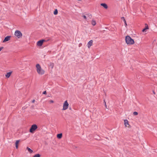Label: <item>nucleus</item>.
<instances>
[{
	"mask_svg": "<svg viewBox=\"0 0 157 157\" xmlns=\"http://www.w3.org/2000/svg\"><path fill=\"white\" fill-rule=\"evenodd\" d=\"M36 70L38 74L39 75H42L45 73V71L42 69L40 66L39 64H37L36 66Z\"/></svg>",
	"mask_w": 157,
	"mask_h": 157,
	"instance_id": "1",
	"label": "nucleus"
},
{
	"mask_svg": "<svg viewBox=\"0 0 157 157\" xmlns=\"http://www.w3.org/2000/svg\"><path fill=\"white\" fill-rule=\"evenodd\" d=\"M125 40L126 44L128 45H132L135 43L134 40L129 36H126Z\"/></svg>",
	"mask_w": 157,
	"mask_h": 157,
	"instance_id": "2",
	"label": "nucleus"
},
{
	"mask_svg": "<svg viewBox=\"0 0 157 157\" xmlns=\"http://www.w3.org/2000/svg\"><path fill=\"white\" fill-rule=\"evenodd\" d=\"M14 35L18 38H21L22 35L21 32L19 30H16L15 31Z\"/></svg>",
	"mask_w": 157,
	"mask_h": 157,
	"instance_id": "3",
	"label": "nucleus"
},
{
	"mask_svg": "<svg viewBox=\"0 0 157 157\" xmlns=\"http://www.w3.org/2000/svg\"><path fill=\"white\" fill-rule=\"evenodd\" d=\"M69 106V104L67 101H66L64 102L63 105V108L62 109L63 110H65L67 109Z\"/></svg>",
	"mask_w": 157,
	"mask_h": 157,
	"instance_id": "4",
	"label": "nucleus"
},
{
	"mask_svg": "<svg viewBox=\"0 0 157 157\" xmlns=\"http://www.w3.org/2000/svg\"><path fill=\"white\" fill-rule=\"evenodd\" d=\"M37 128V125L36 124H34L32 125L29 131L31 133H33V132Z\"/></svg>",
	"mask_w": 157,
	"mask_h": 157,
	"instance_id": "5",
	"label": "nucleus"
},
{
	"mask_svg": "<svg viewBox=\"0 0 157 157\" xmlns=\"http://www.w3.org/2000/svg\"><path fill=\"white\" fill-rule=\"evenodd\" d=\"M47 41H46L45 40H40L38 41L36 43V45L37 46H41L44 42H46Z\"/></svg>",
	"mask_w": 157,
	"mask_h": 157,
	"instance_id": "6",
	"label": "nucleus"
},
{
	"mask_svg": "<svg viewBox=\"0 0 157 157\" xmlns=\"http://www.w3.org/2000/svg\"><path fill=\"white\" fill-rule=\"evenodd\" d=\"M124 124L125 127H128L129 128H131V126L129 124V122L127 120H124Z\"/></svg>",
	"mask_w": 157,
	"mask_h": 157,
	"instance_id": "7",
	"label": "nucleus"
},
{
	"mask_svg": "<svg viewBox=\"0 0 157 157\" xmlns=\"http://www.w3.org/2000/svg\"><path fill=\"white\" fill-rule=\"evenodd\" d=\"M11 37V36H7L6 37L4 40L3 41V42H5L6 41H7L9 40H10V38Z\"/></svg>",
	"mask_w": 157,
	"mask_h": 157,
	"instance_id": "8",
	"label": "nucleus"
},
{
	"mask_svg": "<svg viewBox=\"0 0 157 157\" xmlns=\"http://www.w3.org/2000/svg\"><path fill=\"white\" fill-rule=\"evenodd\" d=\"M93 41L92 40H90L87 44V47L88 48H90V47L92 45Z\"/></svg>",
	"mask_w": 157,
	"mask_h": 157,
	"instance_id": "9",
	"label": "nucleus"
},
{
	"mask_svg": "<svg viewBox=\"0 0 157 157\" xmlns=\"http://www.w3.org/2000/svg\"><path fill=\"white\" fill-rule=\"evenodd\" d=\"M100 5L103 7L105 9H107L108 8L107 5L105 3H102Z\"/></svg>",
	"mask_w": 157,
	"mask_h": 157,
	"instance_id": "10",
	"label": "nucleus"
},
{
	"mask_svg": "<svg viewBox=\"0 0 157 157\" xmlns=\"http://www.w3.org/2000/svg\"><path fill=\"white\" fill-rule=\"evenodd\" d=\"M20 141V140H17L16 141L15 143V147L17 149L18 148V144Z\"/></svg>",
	"mask_w": 157,
	"mask_h": 157,
	"instance_id": "11",
	"label": "nucleus"
},
{
	"mask_svg": "<svg viewBox=\"0 0 157 157\" xmlns=\"http://www.w3.org/2000/svg\"><path fill=\"white\" fill-rule=\"evenodd\" d=\"M12 73V71L7 73L5 75L6 77L7 78H9L10 77Z\"/></svg>",
	"mask_w": 157,
	"mask_h": 157,
	"instance_id": "12",
	"label": "nucleus"
},
{
	"mask_svg": "<svg viewBox=\"0 0 157 157\" xmlns=\"http://www.w3.org/2000/svg\"><path fill=\"white\" fill-rule=\"evenodd\" d=\"M145 28L144 29H143V30L142 31L143 32H145V30L146 29H149L148 25H147V24H145Z\"/></svg>",
	"mask_w": 157,
	"mask_h": 157,
	"instance_id": "13",
	"label": "nucleus"
},
{
	"mask_svg": "<svg viewBox=\"0 0 157 157\" xmlns=\"http://www.w3.org/2000/svg\"><path fill=\"white\" fill-rule=\"evenodd\" d=\"M54 66V64L52 63H50L49 65V66L52 69L53 68Z\"/></svg>",
	"mask_w": 157,
	"mask_h": 157,
	"instance_id": "14",
	"label": "nucleus"
},
{
	"mask_svg": "<svg viewBox=\"0 0 157 157\" xmlns=\"http://www.w3.org/2000/svg\"><path fill=\"white\" fill-rule=\"evenodd\" d=\"M62 136V133L58 134L57 136V138L58 139H61Z\"/></svg>",
	"mask_w": 157,
	"mask_h": 157,
	"instance_id": "15",
	"label": "nucleus"
},
{
	"mask_svg": "<svg viewBox=\"0 0 157 157\" xmlns=\"http://www.w3.org/2000/svg\"><path fill=\"white\" fill-rule=\"evenodd\" d=\"M91 24L93 25L94 26L96 25V22L95 21L92 20L91 22Z\"/></svg>",
	"mask_w": 157,
	"mask_h": 157,
	"instance_id": "16",
	"label": "nucleus"
},
{
	"mask_svg": "<svg viewBox=\"0 0 157 157\" xmlns=\"http://www.w3.org/2000/svg\"><path fill=\"white\" fill-rule=\"evenodd\" d=\"M27 149L28 150V151L30 153H32L33 152V150L29 147H27Z\"/></svg>",
	"mask_w": 157,
	"mask_h": 157,
	"instance_id": "17",
	"label": "nucleus"
},
{
	"mask_svg": "<svg viewBox=\"0 0 157 157\" xmlns=\"http://www.w3.org/2000/svg\"><path fill=\"white\" fill-rule=\"evenodd\" d=\"M58 13V10L57 9H56L54 12V14L56 15Z\"/></svg>",
	"mask_w": 157,
	"mask_h": 157,
	"instance_id": "18",
	"label": "nucleus"
},
{
	"mask_svg": "<svg viewBox=\"0 0 157 157\" xmlns=\"http://www.w3.org/2000/svg\"><path fill=\"white\" fill-rule=\"evenodd\" d=\"M33 157H40V155L39 154H36Z\"/></svg>",
	"mask_w": 157,
	"mask_h": 157,
	"instance_id": "19",
	"label": "nucleus"
},
{
	"mask_svg": "<svg viewBox=\"0 0 157 157\" xmlns=\"http://www.w3.org/2000/svg\"><path fill=\"white\" fill-rule=\"evenodd\" d=\"M133 114L134 115H138V113L137 112H134L133 113Z\"/></svg>",
	"mask_w": 157,
	"mask_h": 157,
	"instance_id": "20",
	"label": "nucleus"
},
{
	"mask_svg": "<svg viewBox=\"0 0 157 157\" xmlns=\"http://www.w3.org/2000/svg\"><path fill=\"white\" fill-rule=\"evenodd\" d=\"M49 102L50 103H53L54 102V101L53 100H50L49 101Z\"/></svg>",
	"mask_w": 157,
	"mask_h": 157,
	"instance_id": "21",
	"label": "nucleus"
},
{
	"mask_svg": "<svg viewBox=\"0 0 157 157\" xmlns=\"http://www.w3.org/2000/svg\"><path fill=\"white\" fill-rule=\"evenodd\" d=\"M82 17H83V18L85 19H86V16L85 15H83V16Z\"/></svg>",
	"mask_w": 157,
	"mask_h": 157,
	"instance_id": "22",
	"label": "nucleus"
},
{
	"mask_svg": "<svg viewBox=\"0 0 157 157\" xmlns=\"http://www.w3.org/2000/svg\"><path fill=\"white\" fill-rule=\"evenodd\" d=\"M43 94H46V91H44L43 92Z\"/></svg>",
	"mask_w": 157,
	"mask_h": 157,
	"instance_id": "23",
	"label": "nucleus"
},
{
	"mask_svg": "<svg viewBox=\"0 0 157 157\" xmlns=\"http://www.w3.org/2000/svg\"><path fill=\"white\" fill-rule=\"evenodd\" d=\"M3 47H0V52L3 49Z\"/></svg>",
	"mask_w": 157,
	"mask_h": 157,
	"instance_id": "24",
	"label": "nucleus"
},
{
	"mask_svg": "<svg viewBox=\"0 0 157 157\" xmlns=\"http://www.w3.org/2000/svg\"><path fill=\"white\" fill-rule=\"evenodd\" d=\"M124 23H125V24L126 25H127V24H126V21L125 20V19H124Z\"/></svg>",
	"mask_w": 157,
	"mask_h": 157,
	"instance_id": "25",
	"label": "nucleus"
},
{
	"mask_svg": "<svg viewBox=\"0 0 157 157\" xmlns=\"http://www.w3.org/2000/svg\"><path fill=\"white\" fill-rule=\"evenodd\" d=\"M34 101H35V100H33V101H32V102H33V103H34Z\"/></svg>",
	"mask_w": 157,
	"mask_h": 157,
	"instance_id": "26",
	"label": "nucleus"
},
{
	"mask_svg": "<svg viewBox=\"0 0 157 157\" xmlns=\"http://www.w3.org/2000/svg\"><path fill=\"white\" fill-rule=\"evenodd\" d=\"M81 44H80H80H79V46H81Z\"/></svg>",
	"mask_w": 157,
	"mask_h": 157,
	"instance_id": "27",
	"label": "nucleus"
},
{
	"mask_svg": "<svg viewBox=\"0 0 157 157\" xmlns=\"http://www.w3.org/2000/svg\"><path fill=\"white\" fill-rule=\"evenodd\" d=\"M81 44H80H80H79V46H81Z\"/></svg>",
	"mask_w": 157,
	"mask_h": 157,
	"instance_id": "28",
	"label": "nucleus"
},
{
	"mask_svg": "<svg viewBox=\"0 0 157 157\" xmlns=\"http://www.w3.org/2000/svg\"><path fill=\"white\" fill-rule=\"evenodd\" d=\"M81 44H80H80H79V46H81Z\"/></svg>",
	"mask_w": 157,
	"mask_h": 157,
	"instance_id": "29",
	"label": "nucleus"
},
{
	"mask_svg": "<svg viewBox=\"0 0 157 157\" xmlns=\"http://www.w3.org/2000/svg\"><path fill=\"white\" fill-rule=\"evenodd\" d=\"M105 102V105H106V102ZM105 105L106 106V105Z\"/></svg>",
	"mask_w": 157,
	"mask_h": 157,
	"instance_id": "30",
	"label": "nucleus"
}]
</instances>
